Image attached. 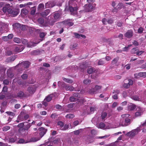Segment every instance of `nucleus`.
Segmentation results:
<instances>
[{"instance_id":"nucleus-31","label":"nucleus","mask_w":146,"mask_h":146,"mask_svg":"<svg viewBox=\"0 0 146 146\" xmlns=\"http://www.w3.org/2000/svg\"><path fill=\"white\" fill-rule=\"evenodd\" d=\"M7 74L8 76L10 78H12L13 76V74L11 72L10 70L9 69L7 71Z\"/></svg>"},{"instance_id":"nucleus-50","label":"nucleus","mask_w":146,"mask_h":146,"mask_svg":"<svg viewBox=\"0 0 146 146\" xmlns=\"http://www.w3.org/2000/svg\"><path fill=\"white\" fill-rule=\"evenodd\" d=\"M116 3L114 1H113L112 2L111 5L114 8V9L113 10V12H115V8H116V7H115L116 6Z\"/></svg>"},{"instance_id":"nucleus-54","label":"nucleus","mask_w":146,"mask_h":146,"mask_svg":"<svg viewBox=\"0 0 146 146\" xmlns=\"http://www.w3.org/2000/svg\"><path fill=\"white\" fill-rule=\"evenodd\" d=\"M10 129L9 127L8 126H6L3 128V129L4 131H7L9 130Z\"/></svg>"},{"instance_id":"nucleus-11","label":"nucleus","mask_w":146,"mask_h":146,"mask_svg":"<svg viewBox=\"0 0 146 146\" xmlns=\"http://www.w3.org/2000/svg\"><path fill=\"white\" fill-rule=\"evenodd\" d=\"M93 5H92L91 4H88L85 5V7H88V8H87L86 9V12H88L92 11L94 9L96 5L94 4Z\"/></svg>"},{"instance_id":"nucleus-21","label":"nucleus","mask_w":146,"mask_h":146,"mask_svg":"<svg viewBox=\"0 0 146 146\" xmlns=\"http://www.w3.org/2000/svg\"><path fill=\"white\" fill-rule=\"evenodd\" d=\"M25 95L24 94V93L22 91H20L17 94V95H15L14 96V97L17 98V97L22 98L25 97Z\"/></svg>"},{"instance_id":"nucleus-46","label":"nucleus","mask_w":146,"mask_h":146,"mask_svg":"<svg viewBox=\"0 0 146 146\" xmlns=\"http://www.w3.org/2000/svg\"><path fill=\"white\" fill-rule=\"evenodd\" d=\"M36 12V9L35 7H32L31 9V15H34Z\"/></svg>"},{"instance_id":"nucleus-53","label":"nucleus","mask_w":146,"mask_h":146,"mask_svg":"<svg viewBox=\"0 0 146 146\" xmlns=\"http://www.w3.org/2000/svg\"><path fill=\"white\" fill-rule=\"evenodd\" d=\"M21 77L23 79H26L27 78V75L26 74H24L21 76Z\"/></svg>"},{"instance_id":"nucleus-14","label":"nucleus","mask_w":146,"mask_h":146,"mask_svg":"<svg viewBox=\"0 0 146 146\" xmlns=\"http://www.w3.org/2000/svg\"><path fill=\"white\" fill-rule=\"evenodd\" d=\"M23 44H27L28 47H31L35 46V44L32 42H30L29 43L28 42L27 40L24 39V41H23Z\"/></svg>"},{"instance_id":"nucleus-47","label":"nucleus","mask_w":146,"mask_h":146,"mask_svg":"<svg viewBox=\"0 0 146 146\" xmlns=\"http://www.w3.org/2000/svg\"><path fill=\"white\" fill-rule=\"evenodd\" d=\"M107 114L106 113L103 112L102 113L101 117L102 119H104L107 116Z\"/></svg>"},{"instance_id":"nucleus-49","label":"nucleus","mask_w":146,"mask_h":146,"mask_svg":"<svg viewBox=\"0 0 146 146\" xmlns=\"http://www.w3.org/2000/svg\"><path fill=\"white\" fill-rule=\"evenodd\" d=\"M94 70L92 68H88L87 70V72L89 74H92Z\"/></svg>"},{"instance_id":"nucleus-51","label":"nucleus","mask_w":146,"mask_h":146,"mask_svg":"<svg viewBox=\"0 0 146 146\" xmlns=\"http://www.w3.org/2000/svg\"><path fill=\"white\" fill-rule=\"evenodd\" d=\"M108 23L109 24H111L113 23L114 20L112 19H110L108 20Z\"/></svg>"},{"instance_id":"nucleus-22","label":"nucleus","mask_w":146,"mask_h":146,"mask_svg":"<svg viewBox=\"0 0 146 146\" xmlns=\"http://www.w3.org/2000/svg\"><path fill=\"white\" fill-rule=\"evenodd\" d=\"M119 91L118 90L114 91L113 92V93L115 94L113 96V98L114 99H117L118 98L117 94H119Z\"/></svg>"},{"instance_id":"nucleus-23","label":"nucleus","mask_w":146,"mask_h":146,"mask_svg":"<svg viewBox=\"0 0 146 146\" xmlns=\"http://www.w3.org/2000/svg\"><path fill=\"white\" fill-rule=\"evenodd\" d=\"M28 12V11L27 9H23L21 10V14L23 17H24L27 14Z\"/></svg>"},{"instance_id":"nucleus-56","label":"nucleus","mask_w":146,"mask_h":146,"mask_svg":"<svg viewBox=\"0 0 146 146\" xmlns=\"http://www.w3.org/2000/svg\"><path fill=\"white\" fill-rule=\"evenodd\" d=\"M2 39L3 41H7L9 39L8 37L7 36H3L2 37Z\"/></svg>"},{"instance_id":"nucleus-25","label":"nucleus","mask_w":146,"mask_h":146,"mask_svg":"<svg viewBox=\"0 0 146 146\" xmlns=\"http://www.w3.org/2000/svg\"><path fill=\"white\" fill-rule=\"evenodd\" d=\"M74 35L76 38H80V37H82L83 38H86V36H85L84 35H83L81 34H79L76 33H74Z\"/></svg>"},{"instance_id":"nucleus-2","label":"nucleus","mask_w":146,"mask_h":146,"mask_svg":"<svg viewBox=\"0 0 146 146\" xmlns=\"http://www.w3.org/2000/svg\"><path fill=\"white\" fill-rule=\"evenodd\" d=\"M129 116V115L128 114L122 115L119 125L122 126H127L130 124L131 120Z\"/></svg>"},{"instance_id":"nucleus-39","label":"nucleus","mask_w":146,"mask_h":146,"mask_svg":"<svg viewBox=\"0 0 146 146\" xmlns=\"http://www.w3.org/2000/svg\"><path fill=\"white\" fill-rule=\"evenodd\" d=\"M131 98L135 100L139 101L140 100V98L137 96H132Z\"/></svg>"},{"instance_id":"nucleus-6","label":"nucleus","mask_w":146,"mask_h":146,"mask_svg":"<svg viewBox=\"0 0 146 146\" xmlns=\"http://www.w3.org/2000/svg\"><path fill=\"white\" fill-rule=\"evenodd\" d=\"M140 129L139 127L132 130L131 131L127 133V135L130 137H132L137 135L140 131Z\"/></svg>"},{"instance_id":"nucleus-15","label":"nucleus","mask_w":146,"mask_h":146,"mask_svg":"<svg viewBox=\"0 0 146 146\" xmlns=\"http://www.w3.org/2000/svg\"><path fill=\"white\" fill-rule=\"evenodd\" d=\"M63 23L66 26L69 27L71 26L74 24L73 23L71 22L70 19L65 20L63 22Z\"/></svg>"},{"instance_id":"nucleus-7","label":"nucleus","mask_w":146,"mask_h":146,"mask_svg":"<svg viewBox=\"0 0 146 146\" xmlns=\"http://www.w3.org/2000/svg\"><path fill=\"white\" fill-rule=\"evenodd\" d=\"M101 88V86H96L94 88H91L89 89L88 91V93L90 94H93L96 92L98 91Z\"/></svg>"},{"instance_id":"nucleus-34","label":"nucleus","mask_w":146,"mask_h":146,"mask_svg":"<svg viewBox=\"0 0 146 146\" xmlns=\"http://www.w3.org/2000/svg\"><path fill=\"white\" fill-rule=\"evenodd\" d=\"M63 79L64 81L68 83H72L73 82V81L72 80L68 78H63Z\"/></svg>"},{"instance_id":"nucleus-60","label":"nucleus","mask_w":146,"mask_h":146,"mask_svg":"<svg viewBox=\"0 0 146 146\" xmlns=\"http://www.w3.org/2000/svg\"><path fill=\"white\" fill-rule=\"evenodd\" d=\"M18 143H25L24 140L22 139H20L18 141Z\"/></svg>"},{"instance_id":"nucleus-9","label":"nucleus","mask_w":146,"mask_h":146,"mask_svg":"<svg viewBox=\"0 0 146 146\" xmlns=\"http://www.w3.org/2000/svg\"><path fill=\"white\" fill-rule=\"evenodd\" d=\"M36 88V87L34 85H33L29 87L28 88L27 90V91L29 93V95L33 94L35 92Z\"/></svg>"},{"instance_id":"nucleus-16","label":"nucleus","mask_w":146,"mask_h":146,"mask_svg":"<svg viewBox=\"0 0 146 146\" xmlns=\"http://www.w3.org/2000/svg\"><path fill=\"white\" fill-rule=\"evenodd\" d=\"M131 52L133 53H136L137 55L138 56L141 55L143 52V51H138V50L135 48L131 50Z\"/></svg>"},{"instance_id":"nucleus-18","label":"nucleus","mask_w":146,"mask_h":146,"mask_svg":"<svg viewBox=\"0 0 146 146\" xmlns=\"http://www.w3.org/2000/svg\"><path fill=\"white\" fill-rule=\"evenodd\" d=\"M133 32L132 30H128L125 34V36L128 38H131L133 36Z\"/></svg>"},{"instance_id":"nucleus-30","label":"nucleus","mask_w":146,"mask_h":146,"mask_svg":"<svg viewBox=\"0 0 146 146\" xmlns=\"http://www.w3.org/2000/svg\"><path fill=\"white\" fill-rule=\"evenodd\" d=\"M65 88L67 90H70V91L76 90L75 88L71 86H66Z\"/></svg>"},{"instance_id":"nucleus-36","label":"nucleus","mask_w":146,"mask_h":146,"mask_svg":"<svg viewBox=\"0 0 146 146\" xmlns=\"http://www.w3.org/2000/svg\"><path fill=\"white\" fill-rule=\"evenodd\" d=\"M13 27L14 28H18L21 27L20 24L18 23H16L13 25Z\"/></svg>"},{"instance_id":"nucleus-40","label":"nucleus","mask_w":146,"mask_h":146,"mask_svg":"<svg viewBox=\"0 0 146 146\" xmlns=\"http://www.w3.org/2000/svg\"><path fill=\"white\" fill-rule=\"evenodd\" d=\"M96 108L95 106L91 107L90 108L91 113H93L94 111L96 110Z\"/></svg>"},{"instance_id":"nucleus-10","label":"nucleus","mask_w":146,"mask_h":146,"mask_svg":"<svg viewBox=\"0 0 146 146\" xmlns=\"http://www.w3.org/2000/svg\"><path fill=\"white\" fill-rule=\"evenodd\" d=\"M77 97H80V94L78 93H76L74 94V96H72L70 98V100L72 102H74L77 100Z\"/></svg>"},{"instance_id":"nucleus-43","label":"nucleus","mask_w":146,"mask_h":146,"mask_svg":"<svg viewBox=\"0 0 146 146\" xmlns=\"http://www.w3.org/2000/svg\"><path fill=\"white\" fill-rule=\"evenodd\" d=\"M91 82V81L88 79H86L84 80L83 81L84 83L86 84H88L90 83Z\"/></svg>"},{"instance_id":"nucleus-32","label":"nucleus","mask_w":146,"mask_h":146,"mask_svg":"<svg viewBox=\"0 0 146 146\" xmlns=\"http://www.w3.org/2000/svg\"><path fill=\"white\" fill-rule=\"evenodd\" d=\"M74 117V115L73 114L70 113L68 114L66 116V118L68 119L73 118Z\"/></svg>"},{"instance_id":"nucleus-35","label":"nucleus","mask_w":146,"mask_h":146,"mask_svg":"<svg viewBox=\"0 0 146 146\" xmlns=\"http://www.w3.org/2000/svg\"><path fill=\"white\" fill-rule=\"evenodd\" d=\"M13 41L17 43H19L21 42V40L19 38L17 37L14 38L13 39Z\"/></svg>"},{"instance_id":"nucleus-17","label":"nucleus","mask_w":146,"mask_h":146,"mask_svg":"<svg viewBox=\"0 0 146 146\" xmlns=\"http://www.w3.org/2000/svg\"><path fill=\"white\" fill-rule=\"evenodd\" d=\"M46 132L44 131H41L38 134L37 133H34V135L35 136H37L39 138H40V139L45 134Z\"/></svg>"},{"instance_id":"nucleus-58","label":"nucleus","mask_w":146,"mask_h":146,"mask_svg":"<svg viewBox=\"0 0 146 146\" xmlns=\"http://www.w3.org/2000/svg\"><path fill=\"white\" fill-rule=\"evenodd\" d=\"M60 139H55L53 141V143L54 144L58 143L59 142H60Z\"/></svg>"},{"instance_id":"nucleus-19","label":"nucleus","mask_w":146,"mask_h":146,"mask_svg":"<svg viewBox=\"0 0 146 146\" xmlns=\"http://www.w3.org/2000/svg\"><path fill=\"white\" fill-rule=\"evenodd\" d=\"M50 10L48 9L44 11L41 13V15L43 17H45L50 13Z\"/></svg>"},{"instance_id":"nucleus-27","label":"nucleus","mask_w":146,"mask_h":146,"mask_svg":"<svg viewBox=\"0 0 146 146\" xmlns=\"http://www.w3.org/2000/svg\"><path fill=\"white\" fill-rule=\"evenodd\" d=\"M38 21L40 25L42 26H44V20L42 18H39L38 20Z\"/></svg>"},{"instance_id":"nucleus-38","label":"nucleus","mask_w":146,"mask_h":146,"mask_svg":"<svg viewBox=\"0 0 146 146\" xmlns=\"http://www.w3.org/2000/svg\"><path fill=\"white\" fill-rule=\"evenodd\" d=\"M58 125L60 127V129L62 130V128L64 125V123L60 121L58 122Z\"/></svg>"},{"instance_id":"nucleus-33","label":"nucleus","mask_w":146,"mask_h":146,"mask_svg":"<svg viewBox=\"0 0 146 146\" xmlns=\"http://www.w3.org/2000/svg\"><path fill=\"white\" fill-rule=\"evenodd\" d=\"M40 53V51L38 50H35L31 52V54L33 55H36L39 54Z\"/></svg>"},{"instance_id":"nucleus-8","label":"nucleus","mask_w":146,"mask_h":146,"mask_svg":"<svg viewBox=\"0 0 146 146\" xmlns=\"http://www.w3.org/2000/svg\"><path fill=\"white\" fill-rule=\"evenodd\" d=\"M97 127L98 128L103 129H108L111 128L110 126H107L103 123H100L99 124L97 125Z\"/></svg>"},{"instance_id":"nucleus-3","label":"nucleus","mask_w":146,"mask_h":146,"mask_svg":"<svg viewBox=\"0 0 146 146\" xmlns=\"http://www.w3.org/2000/svg\"><path fill=\"white\" fill-rule=\"evenodd\" d=\"M30 64V62L28 61H26L19 63L16 66V68H19V71L20 72L22 70H25V68H28Z\"/></svg>"},{"instance_id":"nucleus-52","label":"nucleus","mask_w":146,"mask_h":146,"mask_svg":"<svg viewBox=\"0 0 146 146\" xmlns=\"http://www.w3.org/2000/svg\"><path fill=\"white\" fill-rule=\"evenodd\" d=\"M102 21L104 25H106L108 23V20L106 18H103L102 20Z\"/></svg>"},{"instance_id":"nucleus-48","label":"nucleus","mask_w":146,"mask_h":146,"mask_svg":"<svg viewBox=\"0 0 146 146\" xmlns=\"http://www.w3.org/2000/svg\"><path fill=\"white\" fill-rule=\"evenodd\" d=\"M127 80L128 82V84L129 86L132 85L133 84V81L131 80V79H129L128 80H125V82H126V81Z\"/></svg>"},{"instance_id":"nucleus-5","label":"nucleus","mask_w":146,"mask_h":146,"mask_svg":"<svg viewBox=\"0 0 146 146\" xmlns=\"http://www.w3.org/2000/svg\"><path fill=\"white\" fill-rule=\"evenodd\" d=\"M72 1L70 0L69 2V10L71 12V14L74 15L77 14V11L78 9V7L77 4L75 3H73V4H71Z\"/></svg>"},{"instance_id":"nucleus-44","label":"nucleus","mask_w":146,"mask_h":146,"mask_svg":"<svg viewBox=\"0 0 146 146\" xmlns=\"http://www.w3.org/2000/svg\"><path fill=\"white\" fill-rule=\"evenodd\" d=\"M38 8L40 10H42L44 8V5L43 3H40L38 6Z\"/></svg>"},{"instance_id":"nucleus-12","label":"nucleus","mask_w":146,"mask_h":146,"mask_svg":"<svg viewBox=\"0 0 146 146\" xmlns=\"http://www.w3.org/2000/svg\"><path fill=\"white\" fill-rule=\"evenodd\" d=\"M24 49L23 46L21 45H18L15 48L14 51L16 53L20 52L22 51Z\"/></svg>"},{"instance_id":"nucleus-59","label":"nucleus","mask_w":146,"mask_h":146,"mask_svg":"<svg viewBox=\"0 0 146 146\" xmlns=\"http://www.w3.org/2000/svg\"><path fill=\"white\" fill-rule=\"evenodd\" d=\"M46 34L44 33H41L40 34V37L43 38L45 36Z\"/></svg>"},{"instance_id":"nucleus-37","label":"nucleus","mask_w":146,"mask_h":146,"mask_svg":"<svg viewBox=\"0 0 146 146\" xmlns=\"http://www.w3.org/2000/svg\"><path fill=\"white\" fill-rule=\"evenodd\" d=\"M139 76L141 77H146V72H140L138 73Z\"/></svg>"},{"instance_id":"nucleus-57","label":"nucleus","mask_w":146,"mask_h":146,"mask_svg":"<svg viewBox=\"0 0 146 146\" xmlns=\"http://www.w3.org/2000/svg\"><path fill=\"white\" fill-rule=\"evenodd\" d=\"M6 113L9 115H11V116H14L15 115L14 113L11 112L7 111L6 112Z\"/></svg>"},{"instance_id":"nucleus-24","label":"nucleus","mask_w":146,"mask_h":146,"mask_svg":"<svg viewBox=\"0 0 146 146\" xmlns=\"http://www.w3.org/2000/svg\"><path fill=\"white\" fill-rule=\"evenodd\" d=\"M40 138L38 137H32L30 139V141L31 142H35L38 140H40Z\"/></svg>"},{"instance_id":"nucleus-29","label":"nucleus","mask_w":146,"mask_h":146,"mask_svg":"<svg viewBox=\"0 0 146 146\" xmlns=\"http://www.w3.org/2000/svg\"><path fill=\"white\" fill-rule=\"evenodd\" d=\"M136 108V106L135 105L131 104L128 106V109L129 110H133Z\"/></svg>"},{"instance_id":"nucleus-28","label":"nucleus","mask_w":146,"mask_h":146,"mask_svg":"<svg viewBox=\"0 0 146 146\" xmlns=\"http://www.w3.org/2000/svg\"><path fill=\"white\" fill-rule=\"evenodd\" d=\"M123 6V5L121 3H119L118 5L116 6V8L115 11V12H116L117 11V9H121Z\"/></svg>"},{"instance_id":"nucleus-64","label":"nucleus","mask_w":146,"mask_h":146,"mask_svg":"<svg viewBox=\"0 0 146 146\" xmlns=\"http://www.w3.org/2000/svg\"><path fill=\"white\" fill-rule=\"evenodd\" d=\"M143 29L142 27H140L138 29V31L139 33H141L143 32Z\"/></svg>"},{"instance_id":"nucleus-1","label":"nucleus","mask_w":146,"mask_h":146,"mask_svg":"<svg viewBox=\"0 0 146 146\" xmlns=\"http://www.w3.org/2000/svg\"><path fill=\"white\" fill-rule=\"evenodd\" d=\"M3 11L4 13H8L13 16H16L19 12V11L18 9L13 10L11 9L10 5L8 4H6L3 8Z\"/></svg>"},{"instance_id":"nucleus-41","label":"nucleus","mask_w":146,"mask_h":146,"mask_svg":"<svg viewBox=\"0 0 146 146\" xmlns=\"http://www.w3.org/2000/svg\"><path fill=\"white\" fill-rule=\"evenodd\" d=\"M52 96L51 95H50L46 97L45 98V100H46L47 102H49L52 99Z\"/></svg>"},{"instance_id":"nucleus-61","label":"nucleus","mask_w":146,"mask_h":146,"mask_svg":"<svg viewBox=\"0 0 146 146\" xmlns=\"http://www.w3.org/2000/svg\"><path fill=\"white\" fill-rule=\"evenodd\" d=\"M47 101L44 99V100L42 102V104L43 105H44L45 107L47 106L48 104Z\"/></svg>"},{"instance_id":"nucleus-55","label":"nucleus","mask_w":146,"mask_h":146,"mask_svg":"<svg viewBox=\"0 0 146 146\" xmlns=\"http://www.w3.org/2000/svg\"><path fill=\"white\" fill-rule=\"evenodd\" d=\"M104 63V62L102 60H100L98 63V65H102Z\"/></svg>"},{"instance_id":"nucleus-20","label":"nucleus","mask_w":146,"mask_h":146,"mask_svg":"<svg viewBox=\"0 0 146 146\" xmlns=\"http://www.w3.org/2000/svg\"><path fill=\"white\" fill-rule=\"evenodd\" d=\"M136 110L138 111L135 113V116L137 117L141 115L142 113V111L141 110V108L140 107L138 108H137Z\"/></svg>"},{"instance_id":"nucleus-26","label":"nucleus","mask_w":146,"mask_h":146,"mask_svg":"<svg viewBox=\"0 0 146 146\" xmlns=\"http://www.w3.org/2000/svg\"><path fill=\"white\" fill-rule=\"evenodd\" d=\"M70 126H69V125H65L64 126L63 125L62 130H65L68 129V128H72V127L71 126V124H70Z\"/></svg>"},{"instance_id":"nucleus-42","label":"nucleus","mask_w":146,"mask_h":146,"mask_svg":"<svg viewBox=\"0 0 146 146\" xmlns=\"http://www.w3.org/2000/svg\"><path fill=\"white\" fill-rule=\"evenodd\" d=\"M110 136V135H106L104 136H100V137H96L97 138H100V139H106L109 137Z\"/></svg>"},{"instance_id":"nucleus-4","label":"nucleus","mask_w":146,"mask_h":146,"mask_svg":"<svg viewBox=\"0 0 146 146\" xmlns=\"http://www.w3.org/2000/svg\"><path fill=\"white\" fill-rule=\"evenodd\" d=\"M60 15L58 13H56L50 15V19L49 21V24L50 25H52L60 18Z\"/></svg>"},{"instance_id":"nucleus-45","label":"nucleus","mask_w":146,"mask_h":146,"mask_svg":"<svg viewBox=\"0 0 146 146\" xmlns=\"http://www.w3.org/2000/svg\"><path fill=\"white\" fill-rule=\"evenodd\" d=\"M119 60V58H114L111 62V63L113 64H115Z\"/></svg>"},{"instance_id":"nucleus-63","label":"nucleus","mask_w":146,"mask_h":146,"mask_svg":"<svg viewBox=\"0 0 146 146\" xmlns=\"http://www.w3.org/2000/svg\"><path fill=\"white\" fill-rule=\"evenodd\" d=\"M57 116V114L56 113H54L52 114L50 116V117L52 118H54Z\"/></svg>"},{"instance_id":"nucleus-62","label":"nucleus","mask_w":146,"mask_h":146,"mask_svg":"<svg viewBox=\"0 0 146 146\" xmlns=\"http://www.w3.org/2000/svg\"><path fill=\"white\" fill-rule=\"evenodd\" d=\"M96 131L94 129H93L91 131V133L92 135H95L96 134Z\"/></svg>"},{"instance_id":"nucleus-13","label":"nucleus","mask_w":146,"mask_h":146,"mask_svg":"<svg viewBox=\"0 0 146 146\" xmlns=\"http://www.w3.org/2000/svg\"><path fill=\"white\" fill-rule=\"evenodd\" d=\"M55 3L54 1H51L47 2L46 3L45 6L46 8L52 7L55 6Z\"/></svg>"}]
</instances>
